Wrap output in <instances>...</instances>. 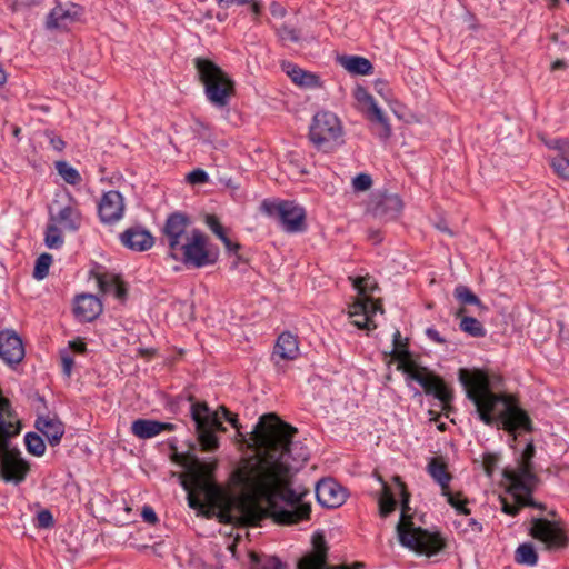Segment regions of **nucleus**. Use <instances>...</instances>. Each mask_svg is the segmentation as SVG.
I'll return each instance as SVG.
<instances>
[{
  "label": "nucleus",
  "mask_w": 569,
  "mask_h": 569,
  "mask_svg": "<svg viewBox=\"0 0 569 569\" xmlns=\"http://www.w3.org/2000/svg\"><path fill=\"white\" fill-rule=\"evenodd\" d=\"M426 335L428 336L429 339L437 343H443L446 341L445 338L441 337L438 330H436L435 328H428L426 330Z\"/></svg>",
  "instance_id": "59"
},
{
  "label": "nucleus",
  "mask_w": 569,
  "mask_h": 569,
  "mask_svg": "<svg viewBox=\"0 0 569 569\" xmlns=\"http://www.w3.org/2000/svg\"><path fill=\"white\" fill-rule=\"evenodd\" d=\"M508 491L512 495L515 502H509L506 498H501V510L509 516H517L522 507L543 508L531 498V492H521L518 496L511 491V482H509Z\"/></svg>",
  "instance_id": "28"
},
{
  "label": "nucleus",
  "mask_w": 569,
  "mask_h": 569,
  "mask_svg": "<svg viewBox=\"0 0 569 569\" xmlns=\"http://www.w3.org/2000/svg\"><path fill=\"white\" fill-rule=\"evenodd\" d=\"M176 429L173 423L161 422L152 419H137L131 425V432L140 439H150L161 432H170Z\"/></svg>",
  "instance_id": "22"
},
{
  "label": "nucleus",
  "mask_w": 569,
  "mask_h": 569,
  "mask_svg": "<svg viewBox=\"0 0 569 569\" xmlns=\"http://www.w3.org/2000/svg\"><path fill=\"white\" fill-rule=\"evenodd\" d=\"M356 99L367 108L368 118L372 121L378 122L381 126L379 137L381 139H388L391 134V127L383 114L382 110L378 107L375 98L363 88L358 87L355 93Z\"/></svg>",
  "instance_id": "19"
},
{
  "label": "nucleus",
  "mask_w": 569,
  "mask_h": 569,
  "mask_svg": "<svg viewBox=\"0 0 569 569\" xmlns=\"http://www.w3.org/2000/svg\"><path fill=\"white\" fill-rule=\"evenodd\" d=\"M308 137L318 150L331 152L343 143V127L333 112L319 111L311 120Z\"/></svg>",
  "instance_id": "8"
},
{
  "label": "nucleus",
  "mask_w": 569,
  "mask_h": 569,
  "mask_svg": "<svg viewBox=\"0 0 569 569\" xmlns=\"http://www.w3.org/2000/svg\"><path fill=\"white\" fill-rule=\"evenodd\" d=\"M50 144L54 150L61 151L64 148V141L59 137H52L50 139Z\"/></svg>",
  "instance_id": "60"
},
{
  "label": "nucleus",
  "mask_w": 569,
  "mask_h": 569,
  "mask_svg": "<svg viewBox=\"0 0 569 569\" xmlns=\"http://www.w3.org/2000/svg\"><path fill=\"white\" fill-rule=\"evenodd\" d=\"M54 525L53 516L49 510H41L37 515V527L38 528H50Z\"/></svg>",
  "instance_id": "48"
},
{
  "label": "nucleus",
  "mask_w": 569,
  "mask_h": 569,
  "mask_svg": "<svg viewBox=\"0 0 569 569\" xmlns=\"http://www.w3.org/2000/svg\"><path fill=\"white\" fill-rule=\"evenodd\" d=\"M98 287L104 295H113L119 300H124L127 289L117 274L101 272L96 274Z\"/></svg>",
  "instance_id": "27"
},
{
  "label": "nucleus",
  "mask_w": 569,
  "mask_h": 569,
  "mask_svg": "<svg viewBox=\"0 0 569 569\" xmlns=\"http://www.w3.org/2000/svg\"><path fill=\"white\" fill-rule=\"evenodd\" d=\"M250 569H282V561L276 556L250 553Z\"/></svg>",
  "instance_id": "33"
},
{
  "label": "nucleus",
  "mask_w": 569,
  "mask_h": 569,
  "mask_svg": "<svg viewBox=\"0 0 569 569\" xmlns=\"http://www.w3.org/2000/svg\"><path fill=\"white\" fill-rule=\"evenodd\" d=\"M375 90L386 100H388L389 96L391 94V90L385 80H376Z\"/></svg>",
  "instance_id": "51"
},
{
  "label": "nucleus",
  "mask_w": 569,
  "mask_h": 569,
  "mask_svg": "<svg viewBox=\"0 0 569 569\" xmlns=\"http://www.w3.org/2000/svg\"><path fill=\"white\" fill-rule=\"evenodd\" d=\"M408 378L417 381L427 395L433 396L443 405L449 403L453 396L451 390L445 385L443 380L425 367H408L405 369Z\"/></svg>",
  "instance_id": "12"
},
{
  "label": "nucleus",
  "mask_w": 569,
  "mask_h": 569,
  "mask_svg": "<svg viewBox=\"0 0 569 569\" xmlns=\"http://www.w3.org/2000/svg\"><path fill=\"white\" fill-rule=\"evenodd\" d=\"M63 198L66 202L60 199L53 200L49 208V221L63 230L76 232L81 227L82 214L78 209L77 200L70 193H66Z\"/></svg>",
  "instance_id": "11"
},
{
  "label": "nucleus",
  "mask_w": 569,
  "mask_h": 569,
  "mask_svg": "<svg viewBox=\"0 0 569 569\" xmlns=\"http://www.w3.org/2000/svg\"><path fill=\"white\" fill-rule=\"evenodd\" d=\"M52 262V257L49 253L40 254L34 264L33 278L37 280L44 279L49 273V268Z\"/></svg>",
  "instance_id": "41"
},
{
  "label": "nucleus",
  "mask_w": 569,
  "mask_h": 569,
  "mask_svg": "<svg viewBox=\"0 0 569 569\" xmlns=\"http://www.w3.org/2000/svg\"><path fill=\"white\" fill-rule=\"evenodd\" d=\"M56 169L61 178L69 184L77 186L82 181V178L77 169L71 167L66 161H57Z\"/></svg>",
  "instance_id": "38"
},
{
  "label": "nucleus",
  "mask_w": 569,
  "mask_h": 569,
  "mask_svg": "<svg viewBox=\"0 0 569 569\" xmlns=\"http://www.w3.org/2000/svg\"><path fill=\"white\" fill-rule=\"evenodd\" d=\"M312 542H313V547L316 549V555L309 559H305V560L300 561L299 569L301 567L308 566L311 561H313L315 559H317L319 557H323V559L327 560V555H326L327 547H326V541H325L323 536L322 535L313 536Z\"/></svg>",
  "instance_id": "42"
},
{
  "label": "nucleus",
  "mask_w": 569,
  "mask_h": 569,
  "mask_svg": "<svg viewBox=\"0 0 569 569\" xmlns=\"http://www.w3.org/2000/svg\"><path fill=\"white\" fill-rule=\"evenodd\" d=\"M62 228L58 224L50 222L46 228L44 242L50 249H58L62 247L64 240L62 236Z\"/></svg>",
  "instance_id": "36"
},
{
  "label": "nucleus",
  "mask_w": 569,
  "mask_h": 569,
  "mask_svg": "<svg viewBox=\"0 0 569 569\" xmlns=\"http://www.w3.org/2000/svg\"><path fill=\"white\" fill-rule=\"evenodd\" d=\"M73 312L80 321L90 322L102 312V303L94 295L82 293L76 298Z\"/></svg>",
  "instance_id": "21"
},
{
  "label": "nucleus",
  "mask_w": 569,
  "mask_h": 569,
  "mask_svg": "<svg viewBox=\"0 0 569 569\" xmlns=\"http://www.w3.org/2000/svg\"><path fill=\"white\" fill-rule=\"evenodd\" d=\"M353 287L358 291L360 297H368L369 292H372L377 289V281L370 277L369 274L365 277H357L353 279Z\"/></svg>",
  "instance_id": "40"
},
{
  "label": "nucleus",
  "mask_w": 569,
  "mask_h": 569,
  "mask_svg": "<svg viewBox=\"0 0 569 569\" xmlns=\"http://www.w3.org/2000/svg\"><path fill=\"white\" fill-rule=\"evenodd\" d=\"M278 34L282 41H291L297 42L299 41V32L289 26H282L278 29Z\"/></svg>",
  "instance_id": "47"
},
{
  "label": "nucleus",
  "mask_w": 569,
  "mask_h": 569,
  "mask_svg": "<svg viewBox=\"0 0 569 569\" xmlns=\"http://www.w3.org/2000/svg\"><path fill=\"white\" fill-rule=\"evenodd\" d=\"M26 351L21 338L11 330L0 331V358L10 367L20 363Z\"/></svg>",
  "instance_id": "16"
},
{
  "label": "nucleus",
  "mask_w": 569,
  "mask_h": 569,
  "mask_svg": "<svg viewBox=\"0 0 569 569\" xmlns=\"http://www.w3.org/2000/svg\"><path fill=\"white\" fill-rule=\"evenodd\" d=\"M553 172L562 179H569V141H558L549 156Z\"/></svg>",
  "instance_id": "23"
},
{
  "label": "nucleus",
  "mask_w": 569,
  "mask_h": 569,
  "mask_svg": "<svg viewBox=\"0 0 569 569\" xmlns=\"http://www.w3.org/2000/svg\"><path fill=\"white\" fill-rule=\"evenodd\" d=\"M297 429L280 420L274 413L259 419L251 440L256 457L243 461L234 471V481L248 493L267 496L268 508L254 505L241 508L247 522L258 526L270 516L281 525H295L309 518L311 507L305 502L307 490L291 488L290 478L310 456L300 441H293Z\"/></svg>",
  "instance_id": "1"
},
{
  "label": "nucleus",
  "mask_w": 569,
  "mask_h": 569,
  "mask_svg": "<svg viewBox=\"0 0 569 569\" xmlns=\"http://www.w3.org/2000/svg\"><path fill=\"white\" fill-rule=\"evenodd\" d=\"M194 66L208 100L216 107L222 108L229 103L234 93L233 81L216 63L204 58H196Z\"/></svg>",
  "instance_id": "7"
},
{
  "label": "nucleus",
  "mask_w": 569,
  "mask_h": 569,
  "mask_svg": "<svg viewBox=\"0 0 569 569\" xmlns=\"http://www.w3.org/2000/svg\"><path fill=\"white\" fill-rule=\"evenodd\" d=\"M188 503L192 509H200L203 507L201 498L194 492L189 491L188 493Z\"/></svg>",
  "instance_id": "57"
},
{
  "label": "nucleus",
  "mask_w": 569,
  "mask_h": 569,
  "mask_svg": "<svg viewBox=\"0 0 569 569\" xmlns=\"http://www.w3.org/2000/svg\"><path fill=\"white\" fill-rule=\"evenodd\" d=\"M496 465H497V458L496 457H493L491 455L485 456V458H483V467H485L486 473L489 477L492 476L493 470L496 468Z\"/></svg>",
  "instance_id": "53"
},
{
  "label": "nucleus",
  "mask_w": 569,
  "mask_h": 569,
  "mask_svg": "<svg viewBox=\"0 0 569 569\" xmlns=\"http://www.w3.org/2000/svg\"><path fill=\"white\" fill-rule=\"evenodd\" d=\"M121 243L133 251L142 252L149 250L153 243V236L141 227H131L120 234Z\"/></svg>",
  "instance_id": "20"
},
{
  "label": "nucleus",
  "mask_w": 569,
  "mask_h": 569,
  "mask_svg": "<svg viewBox=\"0 0 569 569\" xmlns=\"http://www.w3.org/2000/svg\"><path fill=\"white\" fill-rule=\"evenodd\" d=\"M372 179L368 173H359L352 179V188L356 192H363L371 188Z\"/></svg>",
  "instance_id": "44"
},
{
  "label": "nucleus",
  "mask_w": 569,
  "mask_h": 569,
  "mask_svg": "<svg viewBox=\"0 0 569 569\" xmlns=\"http://www.w3.org/2000/svg\"><path fill=\"white\" fill-rule=\"evenodd\" d=\"M34 426L48 439L51 446H57L64 435L63 423L50 416H39Z\"/></svg>",
  "instance_id": "25"
},
{
  "label": "nucleus",
  "mask_w": 569,
  "mask_h": 569,
  "mask_svg": "<svg viewBox=\"0 0 569 569\" xmlns=\"http://www.w3.org/2000/svg\"><path fill=\"white\" fill-rule=\"evenodd\" d=\"M565 67V62L561 61V60H557L553 64H552V68L553 69H560V68H563Z\"/></svg>",
  "instance_id": "63"
},
{
  "label": "nucleus",
  "mask_w": 569,
  "mask_h": 569,
  "mask_svg": "<svg viewBox=\"0 0 569 569\" xmlns=\"http://www.w3.org/2000/svg\"><path fill=\"white\" fill-rule=\"evenodd\" d=\"M12 1H13L14 10H21L23 8L37 6L41 2V0H12Z\"/></svg>",
  "instance_id": "56"
},
{
  "label": "nucleus",
  "mask_w": 569,
  "mask_h": 569,
  "mask_svg": "<svg viewBox=\"0 0 569 569\" xmlns=\"http://www.w3.org/2000/svg\"><path fill=\"white\" fill-rule=\"evenodd\" d=\"M516 561L521 565L535 566L538 562V555L531 543H521L515 555Z\"/></svg>",
  "instance_id": "37"
},
{
  "label": "nucleus",
  "mask_w": 569,
  "mask_h": 569,
  "mask_svg": "<svg viewBox=\"0 0 569 569\" xmlns=\"http://www.w3.org/2000/svg\"><path fill=\"white\" fill-rule=\"evenodd\" d=\"M443 496L447 497V501L450 506H452L455 509H459L460 508V503H463L465 500L461 499V495L460 493H457V495H453L450 492V490L448 489V493H442Z\"/></svg>",
  "instance_id": "54"
},
{
  "label": "nucleus",
  "mask_w": 569,
  "mask_h": 569,
  "mask_svg": "<svg viewBox=\"0 0 569 569\" xmlns=\"http://www.w3.org/2000/svg\"><path fill=\"white\" fill-rule=\"evenodd\" d=\"M466 311L465 308H460L456 316L461 317L459 328L467 335L473 338H482L486 336L487 331L482 323L470 316H462V313Z\"/></svg>",
  "instance_id": "32"
},
{
  "label": "nucleus",
  "mask_w": 569,
  "mask_h": 569,
  "mask_svg": "<svg viewBox=\"0 0 569 569\" xmlns=\"http://www.w3.org/2000/svg\"><path fill=\"white\" fill-rule=\"evenodd\" d=\"M458 377L467 398L473 402L478 417L485 425L497 426L510 433L516 430L532 431L528 413L513 397L492 392L485 371L461 368Z\"/></svg>",
  "instance_id": "2"
},
{
  "label": "nucleus",
  "mask_w": 569,
  "mask_h": 569,
  "mask_svg": "<svg viewBox=\"0 0 569 569\" xmlns=\"http://www.w3.org/2000/svg\"><path fill=\"white\" fill-rule=\"evenodd\" d=\"M396 506L397 499L386 490L383 497L379 500V511L381 517L389 516L395 510Z\"/></svg>",
  "instance_id": "43"
},
{
  "label": "nucleus",
  "mask_w": 569,
  "mask_h": 569,
  "mask_svg": "<svg viewBox=\"0 0 569 569\" xmlns=\"http://www.w3.org/2000/svg\"><path fill=\"white\" fill-rule=\"evenodd\" d=\"M456 299L462 305H472L479 308L480 311H487L488 308L481 302L467 286L459 284L455 288L453 292Z\"/></svg>",
  "instance_id": "34"
},
{
  "label": "nucleus",
  "mask_w": 569,
  "mask_h": 569,
  "mask_svg": "<svg viewBox=\"0 0 569 569\" xmlns=\"http://www.w3.org/2000/svg\"><path fill=\"white\" fill-rule=\"evenodd\" d=\"M338 62L352 74L367 76L372 73L373 70L372 63L360 56H341L338 57Z\"/></svg>",
  "instance_id": "30"
},
{
  "label": "nucleus",
  "mask_w": 569,
  "mask_h": 569,
  "mask_svg": "<svg viewBox=\"0 0 569 569\" xmlns=\"http://www.w3.org/2000/svg\"><path fill=\"white\" fill-rule=\"evenodd\" d=\"M141 517L143 519V521L147 523L153 525L158 521V517H157L154 510L149 506H144L142 508Z\"/></svg>",
  "instance_id": "52"
},
{
  "label": "nucleus",
  "mask_w": 569,
  "mask_h": 569,
  "mask_svg": "<svg viewBox=\"0 0 569 569\" xmlns=\"http://www.w3.org/2000/svg\"><path fill=\"white\" fill-rule=\"evenodd\" d=\"M7 82V73L0 63V87L3 86Z\"/></svg>",
  "instance_id": "62"
},
{
  "label": "nucleus",
  "mask_w": 569,
  "mask_h": 569,
  "mask_svg": "<svg viewBox=\"0 0 569 569\" xmlns=\"http://www.w3.org/2000/svg\"><path fill=\"white\" fill-rule=\"evenodd\" d=\"M370 237L372 239H375V241L379 242L381 240V238L379 237V232L378 231H372Z\"/></svg>",
  "instance_id": "64"
},
{
  "label": "nucleus",
  "mask_w": 569,
  "mask_h": 569,
  "mask_svg": "<svg viewBox=\"0 0 569 569\" xmlns=\"http://www.w3.org/2000/svg\"><path fill=\"white\" fill-rule=\"evenodd\" d=\"M427 471L431 478L441 487L442 493H448L451 475L445 461L440 458H432L427 466Z\"/></svg>",
  "instance_id": "31"
},
{
  "label": "nucleus",
  "mask_w": 569,
  "mask_h": 569,
  "mask_svg": "<svg viewBox=\"0 0 569 569\" xmlns=\"http://www.w3.org/2000/svg\"><path fill=\"white\" fill-rule=\"evenodd\" d=\"M188 460V469L196 472L199 477L210 478L216 469V463L203 462L194 455H190Z\"/></svg>",
  "instance_id": "35"
},
{
  "label": "nucleus",
  "mask_w": 569,
  "mask_h": 569,
  "mask_svg": "<svg viewBox=\"0 0 569 569\" xmlns=\"http://www.w3.org/2000/svg\"><path fill=\"white\" fill-rule=\"evenodd\" d=\"M190 412L196 425L198 441L203 451L211 452L219 447L216 432L226 430L219 415L220 412L232 427L238 428L237 416L224 406H221L217 411H212L206 402H193Z\"/></svg>",
  "instance_id": "6"
},
{
  "label": "nucleus",
  "mask_w": 569,
  "mask_h": 569,
  "mask_svg": "<svg viewBox=\"0 0 569 569\" xmlns=\"http://www.w3.org/2000/svg\"><path fill=\"white\" fill-rule=\"evenodd\" d=\"M383 312L382 305L370 297H359L349 307V317H363V321H357L359 329L372 330L377 326L372 317L378 312Z\"/></svg>",
  "instance_id": "17"
},
{
  "label": "nucleus",
  "mask_w": 569,
  "mask_h": 569,
  "mask_svg": "<svg viewBox=\"0 0 569 569\" xmlns=\"http://www.w3.org/2000/svg\"><path fill=\"white\" fill-rule=\"evenodd\" d=\"M316 497L326 508H338L347 498L346 490L333 479H322L316 486Z\"/></svg>",
  "instance_id": "18"
},
{
  "label": "nucleus",
  "mask_w": 569,
  "mask_h": 569,
  "mask_svg": "<svg viewBox=\"0 0 569 569\" xmlns=\"http://www.w3.org/2000/svg\"><path fill=\"white\" fill-rule=\"evenodd\" d=\"M188 181L190 183H206L209 180L208 173L202 169H196L188 174Z\"/></svg>",
  "instance_id": "49"
},
{
  "label": "nucleus",
  "mask_w": 569,
  "mask_h": 569,
  "mask_svg": "<svg viewBox=\"0 0 569 569\" xmlns=\"http://www.w3.org/2000/svg\"><path fill=\"white\" fill-rule=\"evenodd\" d=\"M82 14L83 9L77 3H59L47 16L46 27L49 30L67 31L81 20Z\"/></svg>",
  "instance_id": "14"
},
{
  "label": "nucleus",
  "mask_w": 569,
  "mask_h": 569,
  "mask_svg": "<svg viewBox=\"0 0 569 569\" xmlns=\"http://www.w3.org/2000/svg\"><path fill=\"white\" fill-rule=\"evenodd\" d=\"M283 70L290 77V79L300 87L317 88L320 87L319 77L312 72L302 70L296 64L286 63Z\"/></svg>",
  "instance_id": "29"
},
{
  "label": "nucleus",
  "mask_w": 569,
  "mask_h": 569,
  "mask_svg": "<svg viewBox=\"0 0 569 569\" xmlns=\"http://www.w3.org/2000/svg\"><path fill=\"white\" fill-rule=\"evenodd\" d=\"M69 347L73 352H77V353L83 355L87 352V346L82 340L70 341Z\"/></svg>",
  "instance_id": "58"
},
{
  "label": "nucleus",
  "mask_w": 569,
  "mask_h": 569,
  "mask_svg": "<svg viewBox=\"0 0 569 569\" xmlns=\"http://www.w3.org/2000/svg\"><path fill=\"white\" fill-rule=\"evenodd\" d=\"M535 446L532 441L528 442L521 453V461L513 469H506L503 476L508 482H511V491L515 495L521 492L530 493L537 485V477L532 471L531 460L535 457Z\"/></svg>",
  "instance_id": "10"
},
{
  "label": "nucleus",
  "mask_w": 569,
  "mask_h": 569,
  "mask_svg": "<svg viewBox=\"0 0 569 569\" xmlns=\"http://www.w3.org/2000/svg\"><path fill=\"white\" fill-rule=\"evenodd\" d=\"M403 207L402 200L397 194H383L375 204L372 213L383 220H391L398 217Z\"/></svg>",
  "instance_id": "24"
},
{
  "label": "nucleus",
  "mask_w": 569,
  "mask_h": 569,
  "mask_svg": "<svg viewBox=\"0 0 569 569\" xmlns=\"http://www.w3.org/2000/svg\"><path fill=\"white\" fill-rule=\"evenodd\" d=\"M221 241L228 252L234 254L238 253V250L240 249V244L238 242H233L227 234L221 239Z\"/></svg>",
  "instance_id": "55"
},
{
  "label": "nucleus",
  "mask_w": 569,
  "mask_h": 569,
  "mask_svg": "<svg viewBox=\"0 0 569 569\" xmlns=\"http://www.w3.org/2000/svg\"><path fill=\"white\" fill-rule=\"evenodd\" d=\"M299 355V346L297 337L291 335L290 332L281 333L276 342L272 358L276 363H278V359L281 360H293Z\"/></svg>",
  "instance_id": "26"
},
{
  "label": "nucleus",
  "mask_w": 569,
  "mask_h": 569,
  "mask_svg": "<svg viewBox=\"0 0 569 569\" xmlns=\"http://www.w3.org/2000/svg\"><path fill=\"white\" fill-rule=\"evenodd\" d=\"M399 493L401 495V520L397 525V533L400 543L411 550L427 556H433L445 548V541L438 532H429L422 528L413 527L410 517L407 513L409 510V493L406 491L405 486H398Z\"/></svg>",
  "instance_id": "5"
},
{
  "label": "nucleus",
  "mask_w": 569,
  "mask_h": 569,
  "mask_svg": "<svg viewBox=\"0 0 569 569\" xmlns=\"http://www.w3.org/2000/svg\"><path fill=\"white\" fill-rule=\"evenodd\" d=\"M124 213L122 194L117 190L104 192L98 204V214L102 223L112 224L119 221Z\"/></svg>",
  "instance_id": "15"
},
{
  "label": "nucleus",
  "mask_w": 569,
  "mask_h": 569,
  "mask_svg": "<svg viewBox=\"0 0 569 569\" xmlns=\"http://www.w3.org/2000/svg\"><path fill=\"white\" fill-rule=\"evenodd\" d=\"M529 535L543 543L547 549H559L566 546L567 536L556 523L543 518H532L529 526Z\"/></svg>",
  "instance_id": "13"
},
{
  "label": "nucleus",
  "mask_w": 569,
  "mask_h": 569,
  "mask_svg": "<svg viewBox=\"0 0 569 569\" xmlns=\"http://www.w3.org/2000/svg\"><path fill=\"white\" fill-rule=\"evenodd\" d=\"M260 210L268 217L276 219L286 232L297 233L306 229V211L293 201L266 199L261 202Z\"/></svg>",
  "instance_id": "9"
},
{
  "label": "nucleus",
  "mask_w": 569,
  "mask_h": 569,
  "mask_svg": "<svg viewBox=\"0 0 569 569\" xmlns=\"http://www.w3.org/2000/svg\"><path fill=\"white\" fill-rule=\"evenodd\" d=\"M456 510L459 515H462L466 517L470 515V509L466 507V501H463V503H460V508L456 509Z\"/></svg>",
  "instance_id": "61"
},
{
  "label": "nucleus",
  "mask_w": 569,
  "mask_h": 569,
  "mask_svg": "<svg viewBox=\"0 0 569 569\" xmlns=\"http://www.w3.org/2000/svg\"><path fill=\"white\" fill-rule=\"evenodd\" d=\"M190 217L181 211L170 213L161 228V242L168 256L187 268L200 269L217 262L218 249L199 229L191 228Z\"/></svg>",
  "instance_id": "3"
},
{
  "label": "nucleus",
  "mask_w": 569,
  "mask_h": 569,
  "mask_svg": "<svg viewBox=\"0 0 569 569\" xmlns=\"http://www.w3.org/2000/svg\"><path fill=\"white\" fill-rule=\"evenodd\" d=\"M206 223L220 240L227 234L224 228L216 216L208 214L206 217Z\"/></svg>",
  "instance_id": "45"
},
{
  "label": "nucleus",
  "mask_w": 569,
  "mask_h": 569,
  "mask_svg": "<svg viewBox=\"0 0 569 569\" xmlns=\"http://www.w3.org/2000/svg\"><path fill=\"white\" fill-rule=\"evenodd\" d=\"M26 448L29 453L40 457L46 451V445L43 439L36 432H28L24 436Z\"/></svg>",
  "instance_id": "39"
},
{
  "label": "nucleus",
  "mask_w": 569,
  "mask_h": 569,
  "mask_svg": "<svg viewBox=\"0 0 569 569\" xmlns=\"http://www.w3.org/2000/svg\"><path fill=\"white\" fill-rule=\"evenodd\" d=\"M61 362H62V368H63L64 375L69 377L71 375V371H72L73 359L68 353V351H62L61 352Z\"/></svg>",
  "instance_id": "50"
},
{
  "label": "nucleus",
  "mask_w": 569,
  "mask_h": 569,
  "mask_svg": "<svg viewBox=\"0 0 569 569\" xmlns=\"http://www.w3.org/2000/svg\"><path fill=\"white\" fill-rule=\"evenodd\" d=\"M21 431V423L12 418L0 417V476L6 482L19 485L29 471L28 462L21 451L12 445L11 439Z\"/></svg>",
  "instance_id": "4"
},
{
  "label": "nucleus",
  "mask_w": 569,
  "mask_h": 569,
  "mask_svg": "<svg viewBox=\"0 0 569 569\" xmlns=\"http://www.w3.org/2000/svg\"><path fill=\"white\" fill-rule=\"evenodd\" d=\"M456 523L460 527H463V531H471L473 533H480L483 531L482 525L477 521L475 518H466L459 521H456Z\"/></svg>",
  "instance_id": "46"
}]
</instances>
